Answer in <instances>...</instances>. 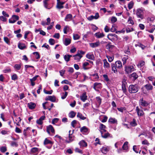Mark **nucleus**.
<instances>
[{
    "label": "nucleus",
    "instance_id": "nucleus-46",
    "mask_svg": "<svg viewBox=\"0 0 155 155\" xmlns=\"http://www.w3.org/2000/svg\"><path fill=\"white\" fill-rule=\"evenodd\" d=\"M49 0H45L44 1V4L45 7L49 9L50 8H49L48 6V2Z\"/></svg>",
    "mask_w": 155,
    "mask_h": 155
},
{
    "label": "nucleus",
    "instance_id": "nucleus-18",
    "mask_svg": "<svg viewBox=\"0 0 155 155\" xmlns=\"http://www.w3.org/2000/svg\"><path fill=\"white\" fill-rule=\"evenodd\" d=\"M100 131L101 133V137L104 138H106L110 136V134L107 132V133H105L104 135H103L102 131L100 130Z\"/></svg>",
    "mask_w": 155,
    "mask_h": 155
},
{
    "label": "nucleus",
    "instance_id": "nucleus-36",
    "mask_svg": "<svg viewBox=\"0 0 155 155\" xmlns=\"http://www.w3.org/2000/svg\"><path fill=\"white\" fill-rule=\"evenodd\" d=\"M89 65V63L87 62H84L83 64L82 67L84 70H87L89 69L88 68L86 67Z\"/></svg>",
    "mask_w": 155,
    "mask_h": 155
},
{
    "label": "nucleus",
    "instance_id": "nucleus-37",
    "mask_svg": "<svg viewBox=\"0 0 155 155\" xmlns=\"http://www.w3.org/2000/svg\"><path fill=\"white\" fill-rule=\"evenodd\" d=\"M128 142H125L123 144L122 148L124 150H127L128 149Z\"/></svg>",
    "mask_w": 155,
    "mask_h": 155
},
{
    "label": "nucleus",
    "instance_id": "nucleus-44",
    "mask_svg": "<svg viewBox=\"0 0 155 155\" xmlns=\"http://www.w3.org/2000/svg\"><path fill=\"white\" fill-rule=\"evenodd\" d=\"M11 79L15 81L18 79V76L16 74H15L12 75Z\"/></svg>",
    "mask_w": 155,
    "mask_h": 155
},
{
    "label": "nucleus",
    "instance_id": "nucleus-20",
    "mask_svg": "<svg viewBox=\"0 0 155 155\" xmlns=\"http://www.w3.org/2000/svg\"><path fill=\"white\" fill-rule=\"evenodd\" d=\"M112 70V71H114V72L115 73H117V71L116 69L117 67H116V65H115L114 63H112L111 64Z\"/></svg>",
    "mask_w": 155,
    "mask_h": 155
},
{
    "label": "nucleus",
    "instance_id": "nucleus-17",
    "mask_svg": "<svg viewBox=\"0 0 155 155\" xmlns=\"http://www.w3.org/2000/svg\"><path fill=\"white\" fill-rule=\"evenodd\" d=\"M70 132H71V130H70L69 131V140H67L66 141L67 143H70V142L73 141L74 140V136H72V135H71L72 134H70Z\"/></svg>",
    "mask_w": 155,
    "mask_h": 155
},
{
    "label": "nucleus",
    "instance_id": "nucleus-51",
    "mask_svg": "<svg viewBox=\"0 0 155 155\" xmlns=\"http://www.w3.org/2000/svg\"><path fill=\"white\" fill-rule=\"evenodd\" d=\"M126 33H128L134 31V29L133 28H131L130 29L129 28H127L126 29Z\"/></svg>",
    "mask_w": 155,
    "mask_h": 155
},
{
    "label": "nucleus",
    "instance_id": "nucleus-34",
    "mask_svg": "<svg viewBox=\"0 0 155 155\" xmlns=\"http://www.w3.org/2000/svg\"><path fill=\"white\" fill-rule=\"evenodd\" d=\"M65 2V1L61 2V0H59V9H61L63 8V5Z\"/></svg>",
    "mask_w": 155,
    "mask_h": 155
},
{
    "label": "nucleus",
    "instance_id": "nucleus-25",
    "mask_svg": "<svg viewBox=\"0 0 155 155\" xmlns=\"http://www.w3.org/2000/svg\"><path fill=\"white\" fill-rule=\"evenodd\" d=\"M76 114V113L75 112L73 111H71L68 114V116L71 118L74 117Z\"/></svg>",
    "mask_w": 155,
    "mask_h": 155
},
{
    "label": "nucleus",
    "instance_id": "nucleus-3",
    "mask_svg": "<svg viewBox=\"0 0 155 155\" xmlns=\"http://www.w3.org/2000/svg\"><path fill=\"white\" fill-rule=\"evenodd\" d=\"M139 105L142 107H146L149 104L147 101L144 100L143 97L140 98L139 101Z\"/></svg>",
    "mask_w": 155,
    "mask_h": 155
},
{
    "label": "nucleus",
    "instance_id": "nucleus-22",
    "mask_svg": "<svg viewBox=\"0 0 155 155\" xmlns=\"http://www.w3.org/2000/svg\"><path fill=\"white\" fill-rule=\"evenodd\" d=\"M86 57L88 59L94 61V57L93 54H90L88 53L86 54Z\"/></svg>",
    "mask_w": 155,
    "mask_h": 155
},
{
    "label": "nucleus",
    "instance_id": "nucleus-59",
    "mask_svg": "<svg viewBox=\"0 0 155 155\" xmlns=\"http://www.w3.org/2000/svg\"><path fill=\"white\" fill-rule=\"evenodd\" d=\"M58 122V118H54L52 121V124H55V123H57Z\"/></svg>",
    "mask_w": 155,
    "mask_h": 155
},
{
    "label": "nucleus",
    "instance_id": "nucleus-55",
    "mask_svg": "<svg viewBox=\"0 0 155 155\" xmlns=\"http://www.w3.org/2000/svg\"><path fill=\"white\" fill-rule=\"evenodd\" d=\"M49 42L51 45H54L55 43L54 40L52 38H50L49 40Z\"/></svg>",
    "mask_w": 155,
    "mask_h": 155
},
{
    "label": "nucleus",
    "instance_id": "nucleus-24",
    "mask_svg": "<svg viewBox=\"0 0 155 155\" xmlns=\"http://www.w3.org/2000/svg\"><path fill=\"white\" fill-rule=\"evenodd\" d=\"M99 15L98 13H96L95 16L91 15L88 18V19H97L99 18Z\"/></svg>",
    "mask_w": 155,
    "mask_h": 155
},
{
    "label": "nucleus",
    "instance_id": "nucleus-48",
    "mask_svg": "<svg viewBox=\"0 0 155 155\" xmlns=\"http://www.w3.org/2000/svg\"><path fill=\"white\" fill-rule=\"evenodd\" d=\"M127 23L130 24L129 25H127V26H131L134 24V22L133 21V20H128V21Z\"/></svg>",
    "mask_w": 155,
    "mask_h": 155
},
{
    "label": "nucleus",
    "instance_id": "nucleus-61",
    "mask_svg": "<svg viewBox=\"0 0 155 155\" xmlns=\"http://www.w3.org/2000/svg\"><path fill=\"white\" fill-rule=\"evenodd\" d=\"M103 77L104 78V80L106 81H109V79L107 74H104L103 75Z\"/></svg>",
    "mask_w": 155,
    "mask_h": 155
},
{
    "label": "nucleus",
    "instance_id": "nucleus-42",
    "mask_svg": "<svg viewBox=\"0 0 155 155\" xmlns=\"http://www.w3.org/2000/svg\"><path fill=\"white\" fill-rule=\"evenodd\" d=\"M0 150L2 153H5L7 150V147H6L2 146L0 148Z\"/></svg>",
    "mask_w": 155,
    "mask_h": 155
},
{
    "label": "nucleus",
    "instance_id": "nucleus-23",
    "mask_svg": "<svg viewBox=\"0 0 155 155\" xmlns=\"http://www.w3.org/2000/svg\"><path fill=\"white\" fill-rule=\"evenodd\" d=\"M129 77L130 78L133 77V80L135 81L138 78V75L135 72H134L130 75Z\"/></svg>",
    "mask_w": 155,
    "mask_h": 155
},
{
    "label": "nucleus",
    "instance_id": "nucleus-50",
    "mask_svg": "<svg viewBox=\"0 0 155 155\" xmlns=\"http://www.w3.org/2000/svg\"><path fill=\"white\" fill-rule=\"evenodd\" d=\"M90 76L94 77V78L95 79H98L99 78V77L97 73L92 74H91Z\"/></svg>",
    "mask_w": 155,
    "mask_h": 155
},
{
    "label": "nucleus",
    "instance_id": "nucleus-30",
    "mask_svg": "<svg viewBox=\"0 0 155 155\" xmlns=\"http://www.w3.org/2000/svg\"><path fill=\"white\" fill-rule=\"evenodd\" d=\"M126 83L124 82H122V88L123 92L124 93H126L127 92V90L126 87Z\"/></svg>",
    "mask_w": 155,
    "mask_h": 155
},
{
    "label": "nucleus",
    "instance_id": "nucleus-28",
    "mask_svg": "<svg viewBox=\"0 0 155 155\" xmlns=\"http://www.w3.org/2000/svg\"><path fill=\"white\" fill-rule=\"evenodd\" d=\"M71 40L69 38H66L64 42V45L66 46H68L71 43Z\"/></svg>",
    "mask_w": 155,
    "mask_h": 155
},
{
    "label": "nucleus",
    "instance_id": "nucleus-57",
    "mask_svg": "<svg viewBox=\"0 0 155 155\" xmlns=\"http://www.w3.org/2000/svg\"><path fill=\"white\" fill-rule=\"evenodd\" d=\"M44 92L46 94H52L53 92V91L51 90L50 91H47L44 89Z\"/></svg>",
    "mask_w": 155,
    "mask_h": 155
},
{
    "label": "nucleus",
    "instance_id": "nucleus-21",
    "mask_svg": "<svg viewBox=\"0 0 155 155\" xmlns=\"http://www.w3.org/2000/svg\"><path fill=\"white\" fill-rule=\"evenodd\" d=\"M95 35L97 38H102L104 37L105 35L103 33H100L99 32L96 33H95Z\"/></svg>",
    "mask_w": 155,
    "mask_h": 155
},
{
    "label": "nucleus",
    "instance_id": "nucleus-8",
    "mask_svg": "<svg viewBox=\"0 0 155 155\" xmlns=\"http://www.w3.org/2000/svg\"><path fill=\"white\" fill-rule=\"evenodd\" d=\"M113 37H115L117 40H118V38L117 35L114 34H109L107 36V38L109 40H111L112 39H114Z\"/></svg>",
    "mask_w": 155,
    "mask_h": 155
},
{
    "label": "nucleus",
    "instance_id": "nucleus-16",
    "mask_svg": "<svg viewBox=\"0 0 155 155\" xmlns=\"http://www.w3.org/2000/svg\"><path fill=\"white\" fill-rule=\"evenodd\" d=\"M18 47L21 50H23L26 48L25 44L20 42L18 43Z\"/></svg>",
    "mask_w": 155,
    "mask_h": 155
},
{
    "label": "nucleus",
    "instance_id": "nucleus-5",
    "mask_svg": "<svg viewBox=\"0 0 155 155\" xmlns=\"http://www.w3.org/2000/svg\"><path fill=\"white\" fill-rule=\"evenodd\" d=\"M46 131L48 134H50L51 132L52 133H54V130L53 126L51 125H50L48 126L47 127Z\"/></svg>",
    "mask_w": 155,
    "mask_h": 155
},
{
    "label": "nucleus",
    "instance_id": "nucleus-39",
    "mask_svg": "<svg viewBox=\"0 0 155 155\" xmlns=\"http://www.w3.org/2000/svg\"><path fill=\"white\" fill-rule=\"evenodd\" d=\"M33 54L35 55V58L36 59H39L40 58V55L38 52L36 51L33 52Z\"/></svg>",
    "mask_w": 155,
    "mask_h": 155
},
{
    "label": "nucleus",
    "instance_id": "nucleus-1",
    "mask_svg": "<svg viewBox=\"0 0 155 155\" xmlns=\"http://www.w3.org/2000/svg\"><path fill=\"white\" fill-rule=\"evenodd\" d=\"M139 89V87L137 85L130 84L128 87V91L130 94H134L138 91Z\"/></svg>",
    "mask_w": 155,
    "mask_h": 155
},
{
    "label": "nucleus",
    "instance_id": "nucleus-49",
    "mask_svg": "<svg viewBox=\"0 0 155 155\" xmlns=\"http://www.w3.org/2000/svg\"><path fill=\"white\" fill-rule=\"evenodd\" d=\"M73 38L74 40H76L79 39L80 37L78 34H74L73 35Z\"/></svg>",
    "mask_w": 155,
    "mask_h": 155
},
{
    "label": "nucleus",
    "instance_id": "nucleus-58",
    "mask_svg": "<svg viewBox=\"0 0 155 155\" xmlns=\"http://www.w3.org/2000/svg\"><path fill=\"white\" fill-rule=\"evenodd\" d=\"M107 151V149L105 147H103L101 149V151L104 153H105Z\"/></svg>",
    "mask_w": 155,
    "mask_h": 155
},
{
    "label": "nucleus",
    "instance_id": "nucleus-15",
    "mask_svg": "<svg viewBox=\"0 0 155 155\" xmlns=\"http://www.w3.org/2000/svg\"><path fill=\"white\" fill-rule=\"evenodd\" d=\"M117 68H120L122 67L121 62L120 61H117L114 63Z\"/></svg>",
    "mask_w": 155,
    "mask_h": 155
},
{
    "label": "nucleus",
    "instance_id": "nucleus-27",
    "mask_svg": "<svg viewBox=\"0 0 155 155\" xmlns=\"http://www.w3.org/2000/svg\"><path fill=\"white\" fill-rule=\"evenodd\" d=\"M77 116L79 118L81 119L82 120H84L86 118V117L84 116L81 113L79 112L77 113Z\"/></svg>",
    "mask_w": 155,
    "mask_h": 155
},
{
    "label": "nucleus",
    "instance_id": "nucleus-32",
    "mask_svg": "<svg viewBox=\"0 0 155 155\" xmlns=\"http://www.w3.org/2000/svg\"><path fill=\"white\" fill-rule=\"evenodd\" d=\"M108 122L111 124H114L115 123H117V120L115 118H110L108 120Z\"/></svg>",
    "mask_w": 155,
    "mask_h": 155
},
{
    "label": "nucleus",
    "instance_id": "nucleus-47",
    "mask_svg": "<svg viewBox=\"0 0 155 155\" xmlns=\"http://www.w3.org/2000/svg\"><path fill=\"white\" fill-rule=\"evenodd\" d=\"M38 149L37 147L32 148L31 150V152L33 153H35L38 152Z\"/></svg>",
    "mask_w": 155,
    "mask_h": 155
},
{
    "label": "nucleus",
    "instance_id": "nucleus-43",
    "mask_svg": "<svg viewBox=\"0 0 155 155\" xmlns=\"http://www.w3.org/2000/svg\"><path fill=\"white\" fill-rule=\"evenodd\" d=\"M96 99L97 102L99 106H100L101 103L102 99L100 97H96Z\"/></svg>",
    "mask_w": 155,
    "mask_h": 155
},
{
    "label": "nucleus",
    "instance_id": "nucleus-45",
    "mask_svg": "<svg viewBox=\"0 0 155 155\" xmlns=\"http://www.w3.org/2000/svg\"><path fill=\"white\" fill-rule=\"evenodd\" d=\"M151 27L152 28L150 30H147V31L149 33H152L154 31V30L155 29V25H152L151 26Z\"/></svg>",
    "mask_w": 155,
    "mask_h": 155
},
{
    "label": "nucleus",
    "instance_id": "nucleus-40",
    "mask_svg": "<svg viewBox=\"0 0 155 155\" xmlns=\"http://www.w3.org/2000/svg\"><path fill=\"white\" fill-rule=\"evenodd\" d=\"M44 143L45 145H46L48 144H52V142L50 140H49L47 139V138H46L45 139Z\"/></svg>",
    "mask_w": 155,
    "mask_h": 155
},
{
    "label": "nucleus",
    "instance_id": "nucleus-38",
    "mask_svg": "<svg viewBox=\"0 0 155 155\" xmlns=\"http://www.w3.org/2000/svg\"><path fill=\"white\" fill-rule=\"evenodd\" d=\"M130 125L133 127H135L137 125L136 120L134 118L132 121L130 123Z\"/></svg>",
    "mask_w": 155,
    "mask_h": 155
},
{
    "label": "nucleus",
    "instance_id": "nucleus-2",
    "mask_svg": "<svg viewBox=\"0 0 155 155\" xmlns=\"http://www.w3.org/2000/svg\"><path fill=\"white\" fill-rule=\"evenodd\" d=\"M125 71L126 73L128 74L134 71V67L131 65L125 66Z\"/></svg>",
    "mask_w": 155,
    "mask_h": 155
},
{
    "label": "nucleus",
    "instance_id": "nucleus-7",
    "mask_svg": "<svg viewBox=\"0 0 155 155\" xmlns=\"http://www.w3.org/2000/svg\"><path fill=\"white\" fill-rule=\"evenodd\" d=\"M45 100L50 101L52 102H54L56 101V97L54 96H48L46 97Z\"/></svg>",
    "mask_w": 155,
    "mask_h": 155
},
{
    "label": "nucleus",
    "instance_id": "nucleus-56",
    "mask_svg": "<svg viewBox=\"0 0 155 155\" xmlns=\"http://www.w3.org/2000/svg\"><path fill=\"white\" fill-rule=\"evenodd\" d=\"M77 121L76 120H73L71 122V125L74 128L75 127V125L76 124Z\"/></svg>",
    "mask_w": 155,
    "mask_h": 155
},
{
    "label": "nucleus",
    "instance_id": "nucleus-11",
    "mask_svg": "<svg viewBox=\"0 0 155 155\" xmlns=\"http://www.w3.org/2000/svg\"><path fill=\"white\" fill-rule=\"evenodd\" d=\"M143 11L140 9L137 10V15L138 17L141 18H143Z\"/></svg>",
    "mask_w": 155,
    "mask_h": 155
},
{
    "label": "nucleus",
    "instance_id": "nucleus-4",
    "mask_svg": "<svg viewBox=\"0 0 155 155\" xmlns=\"http://www.w3.org/2000/svg\"><path fill=\"white\" fill-rule=\"evenodd\" d=\"M136 111L138 116L139 117L143 116L144 114V113L143 110H140L138 106L136 107Z\"/></svg>",
    "mask_w": 155,
    "mask_h": 155
},
{
    "label": "nucleus",
    "instance_id": "nucleus-60",
    "mask_svg": "<svg viewBox=\"0 0 155 155\" xmlns=\"http://www.w3.org/2000/svg\"><path fill=\"white\" fill-rule=\"evenodd\" d=\"M15 132L18 133H21L22 132L21 130L19 128L17 127L15 128Z\"/></svg>",
    "mask_w": 155,
    "mask_h": 155
},
{
    "label": "nucleus",
    "instance_id": "nucleus-12",
    "mask_svg": "<svg viewBox=\"0 0 155 155\" xmlns=\"http://www.w3.org/2000/svg\"><path fill=\"white\" fill-rule=\"evenodd\" d=\"M28 106L29 109L33 110L35 109L36 106V105L35 103L31 102L28 103Z\"/></svg>",
    "mask_w": 155,
    "mask_h": 155
},
{
    "label": "nucleus",
    "instance_id": "nucleus-53",
    "mask_svg": "<svg viewBox=\"0 0 155 155\" xmlns=\"http://www.w3.org/2000/svg\"><path fill=\"white\" fill-rule=\"evenodd\" d=\"M106 128V126L102 124H101L99 127L100 130L102 131V130L104 129H105Z\"/></svg>",
    "mask_w": 155,
    "mask_h": 155
},
{
    "label": "nucleus",
    "instance_id": "nucleus-13",
    "mask_svg": "<svg viewBox=\"0 0 155 155\" xmlns=\"http://www.w3.org/2000/svg\"><path fill=\"white\" fill-rule=\"evenodd\" d=\"M87 97L86 92H84L83 93L82 95L80 96V98L83 102H85V101L87 100Z\"/></svg>",
    "mask_w": 155,
    "mask_h": 155
},
{
    "label": "nucleus",
    "instance_id": "nucleus-19",
    "mask_svg": "<svg viewBox=\"0 0 155 155\" xmlns=\"http://www.w3.org/2000/svg\"><path fill=\"white\" fill-rule=\"evenodd\" d=\"M104 67V68H108L110 67V64L107 62L106 59H104L103 60Z\"/></svg>",
    "mask_w": 155,
    "mask_h": 155
},
{
    "label": "nucleus",
    "instance_id": "nucleus-29",
    "mask_svg": "<svg viewBox=\"0 0 155 155\" xmlns=\"http://www.w3.org/2000/svg\"><path fill=\"white\" fill-rule=\"evenodd\" d=\"M88 128L86 126H83L80 129V131L81 132L87 133L88 131Z\"/></svg>",
    "mask_w": 155,
    "mask_h": 155
},
{
    "label": "nucleus",
    "instance_id": "nucleus-14",
    "mask_svg": "<svg viewBox=\"0 0 155 155\" xmlns=\"http://www.w3.org/2000/svg\"><path fill=\"white\" fill-rule=\"evenodd\" d=\"M90 46L92 48H94L98 47L100 45L99 41H97L95 43H90Z\"/></svg>",
    "mask_w": 155,
    "mask_h": 155
},
{
    "label": "nucleus",
    "instance_id": "nucleus-26",
    "mask_svg": "<svg viewBox=\"0 0 155 155\" xmlns=\"http://www.w3.org/2000/svg\"><path fill=\"white\" fill-rule=\"evenodd\" d=\"M144 86L147 91L152 90L153 89V86L150 84H146Z\"/></svg>",
    "mask_w": 155,
    "mask_h": 155
},
{
    "label": "nucleus",
    "instance_id": "nucleus-54",
    "mask_svg": "<svg viewBox=\"0 0 155 155\" xmlns=\"http://www.w3.org/2000/svg\"><path fill=\"white\" fill-rule=\"evenodd\" d=\"M64 59L67 62L69 61L70 60V58L67 54H66L64 56Z\"/></svg>",
    "mask_w": 155,
    "mask_h": 155
},
{
    "label": "nucleus",
    "instance_id": "nucleus-31",
    "mask_svg": "<svg viewBox=\"0 0 155 155\" xmlns=\"http://www.w3.org/2000/svg\"><path fill=\"white\" fill-rule=\"evenodd\" d=\"M111 44L110 42H108V44L106 46V48L107 49H110V48H113L115 47L114 45H111Z\"/></svg>",
    "mask_w": 155,
    "mask_h": 155
},
{
    "label": "nucleus",
    "instance_id": "nucleus-9",
    "mask_svg": "<svg viewBox=\"0 0 155 155\" xmlns=\"http://www.w3.org/2000/svg\"><path fill=\"white\" fill-rule=\"evenodd\" d=\"M102 84L100 83L95 82L94 84L93 88L95 90L97 91L96 89L101 88L102 87Z\"/></svg>",
    "mask_w": 155,
    "mask_h": 155
},
{
    "label": "nucleus",
    "instance_id": "nucleus-35",
    "mask_svg": "<svg viewBox=\"0 0 155 155\" xmlns=\"http://www.w3.org/2000/svg\"><path fill=\"white\" fill-rule=\"evenodd\" d=\"M2 13L3 15L4 16V17L3 16H1L0 17V19H1L2 18L3 19H6V18H5V17H8L9 16L8 15V14H7L6 12H4V11H3L2 12Z\"/></svg>",
    "mask_w": 155,
    "mask_h": 155
},
{
    "label": "nucleus",
    "instance_id": "nucleus-41",
    "mask_svg": "<svg viewBox=\"0 0 155 155\" xmlns=\"http://www.w3.org/2000/svg\"><path fill=\"white\" fill-rule=\"evenodd\" d=\"M14 68L17 70H20L21 68V64H15L14 66Z\"/></svg>",
    "mask_w": 155,
    "mask_h": 155
},
{
    "label": "nucleus",
    "instance_id": "nucleus-62",
    "mask_svg": "<svg viewBox=\"0 0 155 155\" xmlns=\"http://www.w3.org/2000/svg\"><path fill=\"white\" fill-rule=\"evenodd\" d=\"M106 57L108 59V61L110 62H112L114 59V58L113 57H111L109 56H107Z\"/></svg>",
    "mask_w": 155,
    "mask_h": 155
},
{
    "label": "nucleus",
    "instance_id": "nucleus-52",
    "mask_svg": "<svg viewBox=\"0 0 155 155\" xmlns=\"http://www.w3.org/2000/svg\"><path fill=\"white\" fill-rule=\"evenodd\" d=\"M134 2L132 1L130 2L128 4V7L129 9H131L133 6Z\"/></svg>",
    "mask_w": 155,
    "mask_h": 155
},
{
    "label": "nucleus",
    "instance_id": "nucleus-63",
    "mask_svg": "<svg viewBox=\"0 0 155 155\" xmlns=\"http://www.w3.org/2000/svg\"><path fill=\"white\" fill-rule=\"evenodd\" d=\"M128 59L127 57H124L122 58V61H123V64H126L127 60Z\"/></svg>",
    "mask_w": 155,
    "mask_h": 155
},
{
    "label": "nucleus",
    "instance_id": "nucleus-10",
    "mask_svg": "<svg viewBox=\"0 0 155 155\" xmlns=\"http://www.w3.org/2000/svg\"><path fill=\"white\" fill-rule=\"evenodd\" d=\"M81 147H86L87 146V144L84 140H82L78 143Z\"/></svg>",
    "mask_w": 155,
    "mask_h": 155
},
{
    "label": "nucleus",
    "instance_id": "nucleus-33",
    "mask_svg": "<svg viewBox=\"0 0 155 155\" xmlns=\"http://www.w3.org/2000/svg\"><path fill=\"white\" fill-rule=\"evenodd\" d=\"M61 98L62 99H65L68 95V92L67 91H64V92H62L61 93Z\"/></svg>",
    "mask_w": 155,
    "mask_h": 155
},
{
    "label": "nucleus",
    "instance_id": "nucleus-64",
    "mask_svg": "<svg viewBox=\"0 0 155 155\" xmlns=\"http://www.w3.org/2000/svg\"><path fill=\"white\" fill-rule=\"evenodd\" d=\"M75 151L76 152H78L81 154H82L83 153L82 151L78 148H75Z\"/></svg>",
    "mask_w": 155,
    "mask_h": 155
},
{
    "label": "nucleus",
    "instance_id": "nucleus-6",
    "mask_svg": "<svg viewBox=\"0 0 155 155\" xmlns=\"http://www.w3.org/2000/svg\"><path fill=\"white\" fill-rule=\"evenodd\" d=\"M74 57V59L77 62L79 61L81 59L82 57L83 56L79 54V52L78 51L77 54L73 56Z\"/></svg>",
    "mask_w": 155,
    "mask_h": 155
}]
</instances>
